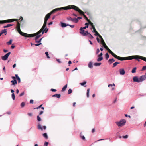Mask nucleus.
Here are the masks:
<instances>
[{
	"label": "nucleus",
	"instance_id": "nucleus-1",
	"mask_svg": "<svg viewBox=\"0 0 146 146\" xmlns=\"http://www.w3.org/2000/svg\"><path fill=\"white\" fill-rule=\"evenodd\" d=\"M16 28L17 31L21 35L25 37H33L36 36L38 34H40V33H38V31L35 33L32 34H28L22 32L20 29V24L19 22H18L17 23Z\"/></svg>",
	"mask_w": 146,
	"mask_h": 146
},
{
	"label": "nucleus",
	"instance_id": "nucleus-2",
	"mask_svg": "<svg viewBox=\"0 0 146 146\" xmlns=\"http://www.w3.org/2000/svg\"><path fill=\"white\" fill-rule=\"evenodd\" d=\"M50 13H48L46 15L45 17L43 25L41 29L38 31V33H40L42 32V35L44 32L46 33L47 32L48 30V29H47V28L45 27L47 24V21L50 18Z\"/></svg>",
	"mask_w": 146,
	"mask_h": 146
},
{
	"label": "nucleus",
	"instance_id": "nucleus-3",
	"mask_svg": "<svg viewBox=\"0 0 146 146\" xmlns=\"http://www.w3.org/2000/svg\"><path fill=\"white\" fill-rule=\"evenodd\" d=\"M71 7H72L71 9H73L75 11L78 12L80 14L82 15L88 21L90 20L88 19L86 15L84 14V12L81 10L78 7L74 5H71Z\"/></svg>",
	"mask_w": 146,
	"mask_h": 146
},
{
	"label": "nucleus",
	"instance_id": "nucleus-4",
	"mask_svg": "<svg viewBox=\"0 0 146 146\" xmlns=\"http://www.w3.org/2000/svg\"><path fill=\"white\" fill-rule=\"evenodd\" d=\"M71 5H70L66 7H62L61 8H56L52 10L49 13L51 15L53 13L56 11H58L62 9L67 10L71 9Z\"/></svg>",
	"mask_w": 146,
	"mask_h": 146
},
{
	"label": "nucleus",
	"instance_id": "nucleus-5",
	"mask_svg": "<svg viewBox=\"0 0 146 146\" xmlns=\"http://www.w3.org/2000/svg\"><path fill=\"white\" fill-rule=\"evenodd\" d=\"M141 57L137 56V55L127 57H119V60L121 61L127 60H132L133 59H137L140 58Z\"/></svg>",
	"mask_w": 146,
	"mask_h": 146
},
{
	"label": "nucleus",
	"instance_id": "nucleus-6",
	"mask_svg": "<svg viewBox=\"0 0 146 146\" xmlns=\"http://www.w3.org/2000/svg\"><path fill=\"white\" fill-rule=\"evenodd\" d=\"M80 33L83 36H86L88 35V37L90 39H92L93 38V36L89 33L87 31H80Z\"/></svg>",
	"mask_w": 146,
	"mask_h": 146
},
{
	"label": "nucleus",
	"instance_id": "nucleus-7",
	"mask_svg": "<svg viewBox=\"0 0 146 146\" xmlns=\"http://www.w3.org/2000/svg\"><path fill=\"white\" fill-rule=\"evenodd\" d=\"M126 122V120L125 119H122L119 122H116V124L119 127H122L124 125Z\"/></svg>",
	"mask_w": 146,
	"mask_h": 146
},
{
	"label": "nucleus",
	"instance_id": "nucleus-8",
	"mask_svg": "<svg viewBox=\"0 0 146 146\" xmlns=\"http://www.w3.org/2000/svg\"><path fill=\"white\" fill-rule=\"evenodd\" d=\"M106 49L108 51V52L110 53L114 57L118 60L119 59L120 56H119L115 54L108 48V47L106 48Z\"/></svg>",
	"mask_w": 146,
	"mask_h": 146
},
{
	"label": "nucleus",
	"instance_id": "nucleus-9",
	"mask_svg": "<svg viewBox=\"0 0 146 146\" xmlns=\"http://www.w3.org/2000/svg\"><path fill=\"white\" fill-rule=\"evenodd\" d=\"M67 19L68 20L74 22L76 23H77L78 21V20L76 18H72L70 17H67Z\"/></svg>",
	"mask_w": 146,
	"mask_h": 146
},
{
	"label": "nucleus",
	"instance_id": "nucleus-10",
	"mask_svg": "<svg viewBox=\"0 0 146 146\" xmlns=\"http://www.w3.org/2000/svg\"><path fill=\"white\" fill-rule=\"evenodd\" d=\"M37 128L39 130L42 131L43 130H45L46 129V126H43L42 127L40 123H38L37 126Z\"/></svg>",
	"mask_w": 146,
	"mask_h": 146
},
{
	"label": "nucleus",
	"instance_id": "nucleus-11",
	"mask_svg": "<svg viewBox=\"0 0 146 146\" xmlns=\"http://www.w3.org/2000/svg\"><path fill=\"white\" fill-rule=\"evenodd\" d=\"M85 27H81L80 29V31H83L84 30V29H86V28L88 27V23H85Z\"/></svg>",
	"mask_w": 146,
	"mask_h": 146
},
{
	"label": "nucleus",
	"instance_id": "nucleus-12",
	"mask_svg": "<svg viewBox=\"0 0 146 146\" xmlns=\"http://www.w3.org/2000/svg\"><path fill=\"white\" fill-rule=\"evenodd\" d=\"M9 56V52L7 53L3 56L2 57V59L3 60H5L7 59Z\"/></svg>",
	"mask_w": 146,
	"mask_h": 146
},
{
	"label": "nucleus",
	"instance_id": "nucleus-13",
	"mask_svg": "<svg viewBox=\"0 0 146 146\" xmlns=\"http://www.w3.org/2000/svg\"><path fill=\"white\" fill-rule=\"evenodd\" d=\"M146 78V76L145 75H143L141 76L139 78L140 82H141L145 80Z\"/></svg>",
	"mask_w": 146,
	"mask_h": 146
},
{
	"label": "nucleus",
	"instance_id": "nucleus-14",
	"mask_svg": "<svg viewBox=\"0 0 146 146\" xmlns=\"http://www.w3.org/2000/svg\"><path fill=\"white\" fill-rule=\"evenodd\" d=\"M101 39V42L102 43L103 46L104 47V48L106 49V48H108V47L107 46L104 40L103 39V38H100Z\"/></svg>",
	"mask_w": 146,
	"mask_h": 146
},
{
	"label": "nucleus",
	"instance_id": "nucleus-15",
	"mask_svg": "<svg viewBox=\"0 0 146 146\" xmlns=\"http://www.w3.org/2000/svg\"><path fill=\"white\" fill-rule=\"evenodd\" d=\"M137 56H140V58H138L137 59H136L137 61H139L140 60L139 59H141L145 61L146 62V58L145 57H144L140 56L137 55Z\"/></svg>",
	"mask_w": 146,
	"mask_h": 146
},
{
	"label": "nucleus",
	"instance_id": "nucleus-16",
	"mask_svg": "<svg viewBox=\"0 0 146 146\" xmlns=\"http://www.w3.org/2000/svg\"><path fill=\"white\" fill-rule=\"evenodd\" d=\"M133 80L134 82H140L139 78V79L137 76H135L133 77Z\"/></svg>",
	"mask_w": 146,
	"mask_h": 146
},
{
	"label": "nucleus",
	"instance_id": "nucleus-17",
	"mask_svg": "<svg viewBox=\"0 0 146 146\" xmlns=\"http://www.w3.org/2000/svg\"><path fill=\"white\" fill-rule=\"evenodd\" d=\"M120 74L121 75H123L125 74V72L124 69H120L119 70Z\"/></svg>",
	"mask_w": 146,
	"mask_h": 146
},
{
	"label": "nucleus",
	"instance_id": "nucleus-18",
	"mask_svg": "<svg viewBox=\"0 0 146 146\" xmlns=\"http://www.w3.org/2000/svg\"><path fill=\"white\" fill-rule=\"evenodd\" d=\"M7 22H9V19L5 20L0 21V24L4 23Z\"/></svg>",
	"mask_w": 146,
	"mask_h": 146
},
{
	"label": "nucleus",
	"instance_id": "nucleus-19",
	"mask_svg": "<svg viewBox=\"0 0 146 146\" xmlns=\"http://www.w3.org/2000/svg\"><path fill=\"white\" fill-rule=\"evenodd\" d=\"M23 19V18L22 17H20V20H21L20 21H18V20L17 21V22H19V23L20 24V25L21 24H23V21H22Z\"/></svg>",
	"mask_w": 146,
	"mask_h": 146
},
{
	"label": "nucleus",
	"instance_id": "nucleus-20",
	"mask_svg": "<svg viewBox=\"0 0 146 146\" xmlns=\"http://www.w3.org/2000/svg\"><path fill=\"white\" fill-rule=\"evenodd\" d=\"M11 82L12 83L11 85H14L15 84H17V82L16 80H12L11 81Z\"/></svg>",
	"mask_w": 146,
	"mask_h": 146
},
{
	"label": "nucleus",
	"instance_id": "nucleus-21",
	"mask_svg": "<svg viewBox=\"0 0 146 146\" xmlns=\"http://www.w3.org/2000/svg\"><path fill=\"white\" fill-rule=\"evenodd\" d=\"M115 61V60L114 59H110L108 61V62L110 64H112V63Z\"/></svg>",
	"mask_w": 146,
	"mask_h": 146
},
{
	"label": "nucleus",
	"instance_id": "nucleus-22",
	"mask_svg": "<svg viewBox=\"0 0 146 146\" xmlns=\"http://www.w3.org/2000/svg\"><path fill=\"white\" fill-rule=\"evenodd\" d=\"M61 95L60 94H55L52 95L53 97H56L58 98H59L60 97Z\"/></svg>",
	"mask_w": 146,
	"mask_h": 146
},
{
	"label": "nucleus",
	"instance_id": "nucleus-23",
	"mask_svg": "<svg viewBox=\"0 0 146 146\" xmlns=\"http://www.w3.org/2000/svg\"><path fill=\"white\" fill-rule=\"evenodd\" d=\"M67 84H66L62 88V91L63 92L65 91L66 90V88H67Z\"/></svg>",
	"mask_w": 146,
	"mask_h": 146
},
{
	"label": "nucleus",
	"instance_id": "nucleus-24",
	"mask_svg": "<svg viewBox=\"0 0 146 146\" xmlns=\"http://www.w3.org/2000/svg\"><path fill=\"white\" fill-rule=\"evenodd\" d=\"M88 67L90 68H92L93 67L92 63L91 62H90L88 65Z\"/></svg>",
	"mask_w": 146,
	"mask_h": 146
},
{
	"label": "nucleus",
	"instance_id": "nucleus-25",
	"mask_svg": "<svg viewBox=\"0 0 146 146\" xmlns=\"http://www.w3.org/2000/svg\"><path fill=\"white\" fill-rule=\"evenodd\" d=\"M43 136L46 139H48V137L47 135V134L46 133H44L42 134Z\"/></svg>",
	"mask_w": 146,
	"mask_h": 146
},
{
	"label": "nucleus",
	"instance_id": "nucleus-26",
	"mask_svg": "<svg viewBox=\"0 0 146 146\" xmlns=\"http://www.w3.org/2000/svg\"><path fill=\"white\" fill-rule=\"evenodd\" d=\"M98 58L97 59L98 61H101L103 59V58L102 56H98Z\"/></svg>",
	"mask_w": 146,
	"mask_h": 146
},
{
	"label": "nucleus",
	"instance_id": "nucleus-27",
	"mask_svg": "<svg viewBox=\"0 0 146 146\" xmlns=\"http://www.w3.org/2000/svg\"><path fill=\"white\" fill-rule=\"evenodd\" d=\"M95 35H98V36L100 38H102V36L99 34V33L97 31H96V32H95Z\"/></svg>",
	"mask_w": 146,
	"mask_h": 146
},
{
	"label": "nucleus",
	"instance_id": "nucleus-28",
	"mask_svg": "<svg viewBox=\"0 0 146 146\" xmlns=\"http://www.w3.org/2000/svg\"><path fill=\"white\" fill-rule=\"evenodd\" d=\"M61 26L62 27H64L66 26V24L62 22H61Z\"/></svg>",
	"mask_w": 146,
	"mask_h": 146
},
{
	"label": "nucleus",
	"instance_id": "nucleus-29",
	"mask_svg": "<svg viewBox=\"0 0 146 146\" xmlns=\"http://www.w3.org/2000/svg\"><path fill=\"white\" fill-rule=\"evenodd\" d=\"M101 64V63H95L94 65L95 66H100Z\"/></svg>",
	"mask_w": 146,
	"mask_h": 146
},
{
	"label": "nucleus",
	"instance_id": "nucleus-30",
	"mask_svg": "<svg viewBox=\"0 0 146 146\" xmlns=\"http://www.w3.org/2000/svg\"><path fill=\"white\" fill-rule=\"evenodd\" d=\"M119 63H120L119 62H116L115 63H114L113 64V67H115L117 64H119Z\"/></svg>",
	"mask_w": 146,
	"mask_h": 146
},
{
	"label": "nucleus",
	"instance_id": "nucleus-31",
	"mask_svg": "<svg viewBox=\"0 0 146 146\" xmlns=\"http://www.w3.org/2000/svg\"><path fill=\"white\" fill-rule=\"evenodd\" d=\"M18 20L17 19H10V23L13 21H17V22Z\"/></svg>",
	"mask_w": 146,
	"mask_h": 146
},
{
	"label": "nucleus",
	"instance_id": "nucleus-32",
	"mask_svg": "<svg viewBox=\"0 0 146 146\" xmlns=\"http://www.w3.org/2000/svg\"><path fill=\"white\" fill-rule=\"evenodd\" d=\"M7 32V29H6L3 30L1 32V34L2 35L3 33H6Z\"/></svg>",
	"mask_w": 146,
	"mask_h": 146
},
{
	"label": "nucleus",
	"instance_id": "nucleus-33",
	"mask_svg": "<svg viewBox=\"0 0 146 146\" xmlns=\"http://www.w3.org/2000/svg\"><path fill=\"white\" fill-rule=\"evenodd\" d=\"M136 68L135 67L131 71V72L133 73H135L136 72Z\"/></svg>",
	"mask_w": 146,
	"mask_h": 146
},
{
	"label": "nucleus",
	"instance_id": "nucleus-34",
	"mask_svg": "<svg viewBox=\"0 0 146 146\" xmlns=\"http://www.w3.org/2000/svg\"><path fill=\"white\" fill-rule=\"evenodd\" d=\"M88 22L92 26V27H95L94 25H93V23L91 22L90 20H89Z\"/></svg>",
	"mask_w": 146,
	"mask_h": 146
},
{
	"label": "nucleus",
	"instance_id": "nucleus-35",
	"mask_svg": "<svg viewBox=\"0 0 146 146\" xmlns=\"http://www.w3.org/2000/svg\"><path fill=\"white\" fill-rule=\"evenodd\" d=\"M90 89H88L87 90V97H89V94L90 92Z\"/></svg>",
	"mask_w": 146,
	"mask_h": 146
},
{
	"label": "nucleus",
	"instance_id": "nucleus-36",
	"mask_svg": "<svg viewBox=\"0 0 146 146\" xmlns=\"http://www.w3.org/2000/svg\"><path fill=\"white\" fill-rule=\"evenodd\" d=\"M105 56L107 60H108L109 57V55L108 54V53H106Z\"/></svg>",
	"mask_w": 146,
	"mask_h": 146
},
{
	"label": "nucleus",
	"instance_id": "nucleus-37",
	"mask_svg": "<svg viewBox=\"0 0 146 146\" xmlns=\"http://www.w3.org/2000/svg\"><path fill=\"white\" fill-rule=\"evenodd\" d=\"M38 34L37 35H36V37L35 38V40H36L41 35H38Z\"/></svg>",
	"mask_w": 146,
	"mask_h": 146
},
{
	"label": "nucleus",
	"instance_id": "nucleus-38",
	"mask_svg": "<svg viewBox=\"0 0 146 146\" xmlns=\"http://www.w3.org/2000/svg\"><path fill=\"white\" fill-rule=\"evenodd\" d=\"M82 133H80V137L83 139L84 140H85V137L83 135H82Z\"/></svg>",
	"mask_w": 146,
	"mask_h": 146
},
{
	"label": "nucleus",
	"instance_id": "nucleus-39",
	"mask_svg": "<svg viewBox=\"0 0 146 146\" xmlns=\"http://www.w3.org/2000/svg\"><path fill=\"white\" fill-rule=\"evenodd\" d=\"M72 92V90L71 89H70L68 90V94H70Z\"/></svg>",
	"mask_w": 146,
	"mask_h": 146
},
{
	"label": "nucleus",
	"instance_id": "nucleus-40",
	"mask_svg": "<svg viewBox=\"0 0 146 146\" xmlns=\"http://www.w3.org/2000/svg\"><path fill=\"white\" fill-rule=\"evenodd\" d=\"M25 103L24 102H22L21 104V107H23L25 105Z\"/></svg>",
	"mask_w": 146,
	"mask_h": 146
},
{
	"label": "nucleus",
	"instance_id": "nucleus-41",
	"mask_svg": "<svg viewBox=\"0 0 146 146\" xmlns=\"http://www.w3.org/2000/svg\"><path fill=\"white\" fill-rule=\"evenodd\" d=\"M37 120L38 121H40L41 120V118H40V117H39V116H37Z\"/></svg>",
	"mask_w": 146,
	"mask_h": 146
},
{
	"label": "nucleus",
	"instance_id": "nucleus-42",
	"mask_svg": "<svg viewBox=\"0 0 146 146\" xmlns=\"http://www.w3.org/2000/svg\"><path fill=\"white\" fill-rule=\"evenodd\" d=\"M12 98L13 100H15V95L14 93H13L12 94Z\"/></svg>",
	"mask_w": 146,
	"mask_h": 146
},
{
	"label": "nucleus",
	"instance_id": "nucleus-43",
	"mask_svg": "<svg viewBox=\"0 0 146 146\" xmlns=\"http://www.w3.org/2000/svg\"><path fill=\"white\" fill-rule=\"evenodd\" d=\"M42 39V38H41L40 39L38 40H36L35 42L36 43H38L40 42L41 41Z\"/></svg>",
	"mask_w": 146,
	"mask_h": 146
},
{
	"label": "nucleus",
	"instance_id": "nucleus-44",
	"mask_svg": "<svg viewBox=\"0 0 146 146\" xmlns=\"http://www.w3.org/2000/svg\"><path fill=\"white\" fill-rule=\"evenodd\" d=\"M86 83V81H84L83 83H80V84L82 86H83Z\"/></svg>",
	"mask_w": 146,
	"mask_h": 146
},
{
	"label": "nucleus",
	"instance_id": "nucleus-45",
	"mask_svg": "<svg viewBox=\"0 0 146 146\" xmlns=\"http://www.w3.org/2000/svg\"><path fill=\"white\" fill-rule=\"evenodd\" d=\"M45 54H46V56H47V58H50V57H49L48 56V52H46L45 53Z\"/></svg>",
	"mask_w": 146,
	"mask_h": 146
},
{
	"label": "nucleus",
	"instance_id": "nucleus-46",
	"mask_svg": "<svg viewBox=\"0 0 146 146\" xmlns=\"http://www.w3.org/2000/svg\"><path fill=\"white\" fill-rule=\"evenodd\" d=\"M42 104H41V105H40L38 107L34 108V109H38L40 108H41L42 107Z\"/></svg>",
	"mask_w": 146,
	"mask_h": 146
},
{
	"label": "nucleus",
	"instance_id": "nucleus-47",
	"mask_svg": "<svg viewBox=\"0 0 146 146\" xmlns=\"http://www.w3.org/2000/svg\"><path fill=\"white\" fill-rule=\"evenodd\" d=\"M17 80H18V83H19L21 82V80L20 78L19 77H17V78H16Z\"/></svg>",
	"mask_w": 146,
	"mask_h": 146
},
{
	"label": "nucleus",
	"instance_id": "nucleus-48",
	"mask_svg": "<svg viewBox=\"0 0 146 146\" xmlns=\"http://www.w3.org/2000/svg\"><path fill=\"white\" fill-rule=\"evenodd\" d=\"M48 142H45L44 144V146H48Z\"/></svg>",
	"mask_w": 146,
	"mask_h": 146
},
{
	"label": "nucleus",
	"instance_id": "nucleus-49",
	"mask_svg": "<svg viewBox=\"0 0 146 146\" xmlns=\"http://www.w3.org/2000/svg\"><path fill=\"white\" fill-rule=\"evenodd\" d=\"M146 69V66H143L141 70L142 71Z\"/></svg>",
	"mask_w": 146,
	"mask_h": 146
},
{
	"label": "nucleus",
	"instance_id": "nucleus-50",
	"mask_svg": "<svg viewBox=\"0 0 146 146\" xmlns=\"http://www.w3.org/2000/svg\"><path fill=\"white\" fill-rule=\"evenodd\" d=\"M15 46L13 44L11 46V48L12 49H13L15 47Z\"/></svg>",
	"mask_w": 146,
	"mask_h": 146
},
{
	"label": "nucleus",
	"instance_id": "nucleus-51",
	"mask_svg": "<svg viewBox=\"0 0 146 146\" xmlns=\"http://www.w3.org/2000/svg\"><path fill=\"white\" fill-rule=\"evenodd\" d=\"M100 52V50L99 48H98L97 49L96 52V54H98Z\"/></svg>",
	"mask_w": 146,
	"mask_h": 146
},
{
	"label": "nucleus",
	"instance_id": "nucleus-52",
	"mask_svg": "<svg viewBox=\"0 0 146 146\" xmlns=\"http://www.w3.org/2000/svg\"><path fill=\"white\" fill-rule=\"evenodd\" d=\"M41 44L42 43H40L38 44H34L33 45H35L36 46H37Z\"/></svg>",
	"mask_w": 146,
	"mask_h": 146
},
{
	"label": "nucleus",
	"instance_id": "nucleus-53",
	"mask_svg": "<svg viewBox=\"0 0 146 146\" xmlns=\"http://www.w3.org/2000/svg\"><path fill=\"white\" fill-rule=\"evenodd\" d=\"M92 28L93 29V32H94L95 33L96 32V31H97L95 28V27H92Z\"/></svg>",
	"mask_w": 146,
	"mask_h": 146
},
{
	"label": "nucleus",
	"instance_id": "nucleus-54",
	"mask_svg": "<svg viewBox=\"0 0 146 146\" xmlns=\"http://www.w3.org/2000/svg\"><path fill=\"white\" fill-rule=\"evenodd\" d=\"M30 103L31 104H33V100L32 99L30 101Z\"/></svg>",
	"mask_w": 146,
	"mask_h": 146
},
{
	"label": "nucleus",
	"instance_id": "nucleus-55",
	"mask_svg": "<svg viewBox=\"0 0 146 146\" xmlns=\"http://www.w3.org/2000/svg\"><path fill=\"white\" fill-rule=\"evenodd\" d=\"M56 60L59 63H61L62 62L61 61H60L59 59H56Z\"/></svg>",
	"mask_w": 146,
	"mask_h": 146
},
{
	"label": "nucleus",
	"instance_id": "nucleus-56",
	"mask_svg": "<svg viewBox=\"0 0 146 146\" xmlns=\"http://www.w3.org/2000/svg\"><path fill=\"white\" fill-rule=\"evenodd\" d=\"M128 135H126L125 136H123V138H127L128 137Z\"/></svg>",
	"mask_w": 146,
	"mask_h": 146
},
{
	"label": "nucleus",
	"instance_id": "nucleus-57",
	"mask_svg": "<svg viewBox=\"0 0 146 146\" xmlns=\"http://www.w3.org/2000/svg\"><path fill=\"white\" fill-rule=\"evenodd\" d=\"M51 90L52 92H56V90L55 89H51Z\"/></svg>",
	"mask_w": 146,
	"mask_h": 146
},
{
	"label": "nucleus",
	"instance_id": "nucleus-58",
	"mask_svg": "<svg viewBox=\"0 0 146 146\" xmlns=\"http://www.w3.org/2000/svg\"><path fill=\"white\" fill-rule=\"evenodd\" d=\"M28 115L29 116H31L32 115V114L31 113H28Z\"/></svg>",
	"mask_w": 146,
	"mask_h": 146
},
{
	"label": "nucleus",
	"instance_id": "nucleus-59",
	"mask_svg": "<svg viewBox=\"0 0 146 146\" xmlns=\"http://www.w3.org/2000/svg\"><path fill=\"white\" fill-rule=\"evenodd\" d=\"M9 27V24H8L7 26H5L3 27V28H5L6 27Z\"/></svg>",
	"mask_w": 146,
	"mask_h": 146
},
{
	"label": "nucleus",
	"instance_id": "nucleus-60",
	"mask_svg": "<svg viewBox=\"0 0 146 146\" xmlns=\"http://www.w3.org/2000/svg\"><path fill=\"white\" fill-rule=\"evenodd\" d=\"M70 26L72 28H73L74 27V25H70Z\"/></svg>",
	"mask_w": 146,
	"mask_h": 146
},
{
	"label": "nucleus",
	"instance_id": "nucleus-61",
	"mask_svg": "<svg viewBox=\"0 0 146 146\" xmlns=\"http://www.w3.org/2000/svg\"><path fill=\"white\" fill-rule=\"evenodd\" d=\"M24 92H23L21 94H20V95L19 96H23V95H24Z\"/></svg>",
	"mask_w": 146,
	"mask_h": 146
},
{
	"label": "nucleus",
	"instance_id": "nucleus-62",
	"mask_svg": "<svg viewBox=\"0 0 146 146\" xmlns=\"http://www.w3.org/2000/svg\"><path fill=\"white\" fill-rule=\"evenodd\" d=\"M96 39L97 41V42H100V40L99 39L98 37Z\"/></svg>",
	"mask_w": 146,
	"mask_h": 146
},
{
	"label": "nucleus",
	"instance_id": "nucleus-63",
	"mask_svg": "<svg viewBox=\"0 0 146 146\" xmlns=\"http://www.w3.org/2000/svg\"><path fill=\"white\" fill-rule=\"evenodd\" d=\"M43 113V111H41L40 112V113H39V115H41V114H42Z\"/></svg>",
	"mask_w": 146,
	"mask_h": 146
},
{
	"label": "nucleus",
	"instance_id": "nucleus-64",
	"mask_svg": "<svg viewBox=\"0 0 146 146\" xmlns=\"http://www.w3.org/2000/svg\"><path fill=\"white\" fill-rule=\"evenodd\" d=\"M103 54L102 52L100 54L98 55V56H102V55Z\"/></svg>",
	"mask_w": 146,
	"mask_h": 146
}]
</instances>
